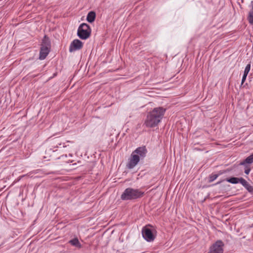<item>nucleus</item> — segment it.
Here are the masks:
<instances>
[{
  "mask_svg": "<svg viewBox=\"0 0 253 253\" xmlns=\"http://www.w3.org/2000/svg\"><path fill=\"white\" fill-rule=\"evenodd\" d=\"M69 243L73 246H75L78 248H81L82 246L79 241V240L75 238L69 241Z\"/></svg>",
  "mask_w": 253,
  "mask_h": 253,
  "instance_id": "obj_14",
  "label": "nucleus"
},
{
  "mask_svg": "<svg viewBox=\"0 0 253 253\" xmlns=\"http://www.w3.org/2000/svg\"><path fill=\"white\" fill-rule=\"evenodd\" d=\"M95 17H96L95 12L94 11H89L87 15L86 20L88 22L91 23L94 21V20L95 19Z\"/></svg>",
  "mask_w": 253,
  "mask_h": 253,
  "instance_id": "obj_10",
  "label": "nucleus"
},
{
  "mask_svg": "<svg viewBox=\"0 0 253 253\" xmlns=\"http://www.w3.org/2000/svg\"><path fill=\"white\" fill-rule=\"evenodd\" d=\"M68 145H65V143H62L59 139H55L53 142L54 148H63L67 147Z\"/></svg>",
  "mask_w": 253,
  "mask_h": 253,
  "instance_id": "obj_11",
  "label": "nucleus"
},
{
  "mask_svg": "<svg viewBox=\"0 0 253 253\" xmlns=\"http://www.w3.org/2000/svg\"><path fill=\"white\" fill-rule=\"evenodd\" d=\"M150 227L152 228V226L150 224L143 227L142 229V234L144 239L147 241L152 242L155 239V235L154 234L155 230Z\"/></svg>",
  "mask_w": 253,
  "mask_h": 253,
  "instance_id": "obj_5",
  "label": "nucleus"
},
{
  "mask_svg": "<svg viewBox=\"0 0 253 253\" xmlns=\"http://www.w3.org/2000/svg\"><path fill=\"white\" fill-rule=\"evenodd\" d=\"M239 183H240L245 188L250 184L243 177L239 178Z\"/></svg>",
  "mask_w": 253,
  "mask_h": 253,
  "instance_id": "obj_16",
  "label": "nucleus"
},
{
  "mask_svg": "<svg viewBox=\"0 0 253 253\" xmlns=\"http://www.w3.org/2000/svg\"><path fill=\"white\" fill-rule=\"evenodd\" d=\"M144 192L137 189L127 188L121 195L123 200H134L142 197L144 195Z\"/></svg>",
  "mask_w": 253,
  "mask_h": 253,
  "instance_id": "obj_2",
  "label": "nucleus"
},
{
  "mask_svg": "<svg viewBox=\"0 0 253 253\" xmlns=\"http://www.w3.org/2000/svg\"><path fill=\"white\" fill-rule=\"evenodd\" d=\"M240 178L231 177L226 179V181L232 184H237L239 183Z\"/></svg>",
  "mask_w": 253,
  "mask_h": 253,
  "instance_id": "obj_15",
  "label": "nucleus"
},
{
  "mask_svg": "<svg viewBox=\"0 0 253 253\" xmlns=\"http://www.w3.org/2000/svg\"><path fill=\"white\" fill-rule=\"evenodd\" d=\"M250 69H251V64H248L245 68V69L244 72V74L246 75H248V74L250 70Z\"/></svg>",
  "mask_w": 253,
  "mask_h": 253,
  "instance_id": "obj_18",
  "label": "nucleus"
},
{
  "mask_svg": "<svg viewBox=\"0 0 253 253\" xmlns=\"http://www.w3.org/2000/svg\"><path fill=\"white\" fill-rule=\"evenodd\" d=\"M83 46V42L78 39L74 40L71 43L69 47L70 52L81 49Z\"/></svg>",
  "mask_w": 253,
  "mask_h": 253,
  "instance_id": "obj_8",
  "label": "nucleus"
},
{
  "mask_svg": "<svg viewBox=\"0 0 253 253\" xmlns=\"http://www.w3.org/2000/svg\"><path fill=\"white\" fill-rule=\"evenodd\" d=\"M248 191L253 195V186L249 184L248 187L246 188Z\"/></svg>",
  "mask_w": 253,
  "mask_h": 253,
  "instance_id": "obj_19",
  "label": "nucleus"
},
{
  "mask_svg": "<svg viewBox=\"0 0 253 253\" xmlns=\"http://www.w3.org/2000/svg\"><path fill=\"white\" fill-rule=\"evenodd\" d=\"M219 174H211L209 177V182H211L215 180Z\"/></svg>",
  "mask_w": 253,
  "mask_h": 253,
  "instance_id": "obj_17",
  "label": "nucleus"
},
{
  "mask_svg": "<svg viewBox=\"0 0 253 253\" xmlns=\"http://www.w3.org/2000/svg\"><path fill=\"white\" fill-rule=\"evenodd\" d=\"M253 163V153L248 157L245 160L241 162L240 165L245 166L246 164H252Z\"/></svg>",
  "mask_w": 253,
  "mask_h": 253,
  "instance_id": "obj_12",
  "label": "nucleus"
},
{
  "mask_svg": "<svg viewBox=\"0 0 253 253\" xmlns=\"http://www.w3.org/2000/svg\"><path fill=\"white\" fill-rule=\"evenodd\" d=\"M50 49V41L49 38L45 35L42 40L40 52L39 59H44L48 54Z\"/></svg>",
  "mask_w": 253,
  "mask_h": 253,
  "instance_id": "obj_3",
  "label": "nucleus"
},
{
  "mask_svg": "<svg viewBox=\"0 0 253 253\" xmlns=\"http://www.w3.org/2000/svg\"><path fill=\"white\" fill-rule=\"evenodd\" d=\"M247 76V75H246L244 74L243 75V76L242 79L241 85H242L244 84V83L245 82V81H246Z\"/></svg>",
  "mask_w": 253,
  "mask_h": 253,
  "instance_id": "obj_20",
  "label": "nucleus"
},
{
  "mask_svg": "<svg viewBox=\"0 0 253 253\" xmlns=\"http://www.w3.org/2000/svg\"><path fill=\"white\" fill-rule=\"evenodd\" d=\"M251 4L252 5V11L249 13L247 19L250 24L253 25V1H252Z\"/></svg>",
  "mask_w": 253,
  "mask_h": 253,
  "instance_id": "obj_13",
  "label": "nucleus"
},
{
  "mask_svg": "<svg viewBox=\"0 0 253 253\" xmlns=\"http://www.w3.org/2000/svg\"><path fill=\"white\" fill-rule=\"evenodd\" d=\"M140 160V157L138 155L132 153L126 165L127 168L128 169H133L137 165Z\"/></svg>",
  "mask_w": 253,
  "mask_h": 253,
  "instance_id": "obj_6",
  "label": "nucleus"
},
{
  "mask_svg": "<svg viewBox=\"0 0 253 253\" xmlns=\"http://www.w3.org/2000/svg\"><path fill=\"white\" fill-rule=\"evenodd\" d=\"M251 171V169L248 168L247 169H246L245 170V173L246 174H249L250 172Z\"/></svg>",
  "mask_w": 253,
  "mask_h": 253,
  "instance_id": "obj_21",
  "label": "nucleus"
},
{
  "mask_svg": "<svg viewBox=\"0 0 253 253\" xmlns=\"http://www.w3.org/2000/svg\"><path fill=\"white\" fill-rule=\"evenodd\" d=\"M221 181H218V182H217V183H216V184H219V183H221Z\"/></svg>",
  "mask_w": 253,
  "mask_h": 253,
  "instance_id": "obj_22",
  "label": "nucleus"
},
{
  "mask_svg": "<svg viewBox=\"0 0 253 253\" xmlns=\"http://www.w3.org/2000/svg\"><path fill=\"white\" fill-rule=\"evenodd\" d=\"M166 112V109L163 107H156L150 111L145 122L147 127H153L157 126L161 122Z\"/></svg>",
  "mask_w": 253,
  "mask_h": 253,
  "instance_id": "obj_1",
  "label": "nucleus"
},
{
  "mask_svg": "<svg viewBox=\"0 0 253 253\" xmlns=\"http://www.w3.org/2000/svg\"><path fill=\"white\" fill-rule=\"evenodd\" d=\"M223 243L221 240L216 241L210 248L209 253H223Z\"/></svg>",
  "mask_w": 253,
  "mask_h": 253,
  "instance_id": "obj_7",
  "label": "nucleus"
},
{
  "mask_svg": "<svg viewBox=\"0 0 253 253\" xmlns=\"http://www.w3.org/2000/svg\"><path fill=\"white\" fill-rule=\"evenodd\" d=\"M132 153L138 155L140 157V159H143L146 155L147 150L145 146H142L136 148Z\"/></svg>",
  "mask_w": 253,
  "mask_h": 253,
  "instance_id": "obj_9",
  "label": "nucleus"
},
{
  "mask_svg": "<svg viewBox=\"0 0 253 253\" xmlns=\"http://www.w3.org/2000/svg\"><path fill=\"white\" fill-rule=\"evenodd\" d=\"M91 34L90 26L86 23L81 24L78 29L77 35L82 40H86L88 38Z\"/></svg>",
  "mask_w": 253,
  "mask_h": 253,
  "instance_id": "obj_4",
  "label": "nucleus"
}]
</instances>
